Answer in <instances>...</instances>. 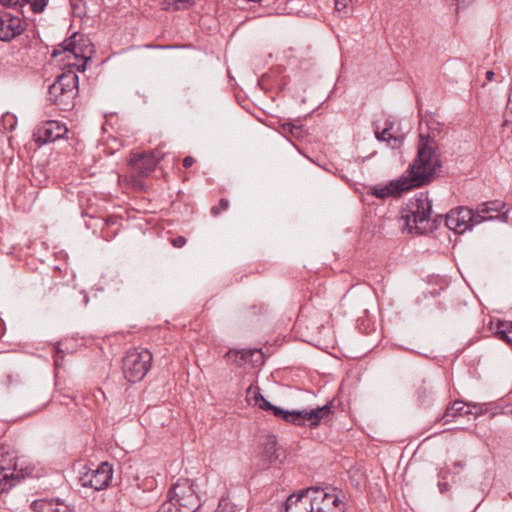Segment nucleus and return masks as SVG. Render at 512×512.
<instances>
[{
  "label": "nucleus",
  "mask_w": 512,
  "mask_h": 512,
  "mask_svg": "<svg viewBox=\"0 0 512 512\" xmlns=\"http://www.w3.org/2000/svg\"><path fill=\"white\" fill-rule=\"evenodd\" d=\"M418 138L416 155L406 171L385 185L370 187L369 195L380 200L397 198L413 189L426 187L441 176L442 160L438 143L428 133H420Z\"/></svg>",
  "instance_id": "f257e3e1"
},
{
  "label": "nucleus",
  "mask_w": 512,
  "mask_h": 512,
  "mask_svg": "<svg viewBox=\"0 0 512 512\" xmlns=\"http://www.w3.org/2000/svg\"><path fill=\"white\" fill-rule=\"evenodd\" d=\"M507 203L501 200H489L472 206H457L447 213L446 226L456 234L462 235L467 231H472L475 226L494 221L493 213L505 209Z\"/></svg>",
  "instance_id": "f03ea898"
},
{
  "label": "nucleus",
  "mask_w": 512,
  "mask_h": 512,
  "mask_svg": "<svg viewBox=\"0 0 512 512\" xmlns=\"http://www.w3.org/2000/svg\"><path fill=\"white\" fill-rule=\"evenodd\" d=\"M193 487L192 480L181 478L169 489L167 498L179 512H195L199 509L200 499Z\"/></svg>",
  "instance_id": "7ed1b4c3"
},
{
  "label": "nucleus",
  "mask_w": 512,
  "mask_h": 512,
  "mask_svg": "<svg viewBox=\"0 0 512 512\" xmlns=\"http://www.w3.org/2000/svg\"><path fill=\"white\" fill-rule=\"evenodd\" d=\"M410 203L412 208L407 209L402 218L405 220V230L414 233L416 229H424L422 224L432 215V200L428 198V192H420Z\"/></svg>",
  "instance_id": "20e7f679"
},
{
  "label": "nucleus",
  "mask_w": 512,
  "mask_h": 512,
  "mask_svg": "<svg viewBox=\"0 0 512 512\" xmlns=\"http://www.w3.org/2000/svg\"><path fill=\"white\" fill-rule=\"evenodd\" d=\"M152 353L147 349L131 350L122 360V371L125 379L131 383L141 381L151 367Z\"/></svg>",
  "instance_id": "39448f33"
},
{
  "label": "nucleus",
  "mask_w": 512,
  "mask_h": 512,
  "mask_svg": "<svg viewBox=\"0 0 512 512\" xmlns=\"http://www.w3.org/2000/svg\"><path fill=\"white\" fill-rule=\"evenodd\" d=\"M17 471V457L8 451L0 453V494L8 492L24 478Z\"/></svg>",
  "instance_id": "423d86ee"
},
{
  "label": "nucleus",
  "mask_w": 512,
  "mask_h": 512,
  "mask_svg": "<svg viewBox=\"0 0 512 512\" xmlns=\"http://www.w3.org/2000/svg\"><path fill=\"white\" fill-rule=\"evenodd\" d=\"M112 477L113 467L109 462L105 461L100 463L96 469H89L83 473L79 481L82 486L99 491L106 489L110 485Z\"/></svg>",
  "instance_id": "0eeeda50"
},
{
  "label": "nucleus",
  "mask_w": 512,
  "mask_h": 512,
  "mask_svg": "<svg viewBox=\"0 0 512 512\" xmlns=\"http://www.w3.org/2000/svg\"><path fill=\"white\" fill-rule=\"evenodd\" d=\"M68 132L66 125L57 120L42 121L33 132V140L38 146L55 142L65 137Z\"/></svg>",
  "instance_id": "6e6552de"
},
{
  "label": "nucleus",
  "mask_w": 512,
  "mask_h": 512,
  "mask_svg": "<svg viewBox=\"0 0 512 512\" xmlns=\"http://www.w3.org/2000/svg\"><path fill=\"white\" fill-rule=\"evenodd\" d=\"M332 407L333 404L332 401H330L323 406H317L316 408L309 410H292L290 424L302 426L308 422L310 428H315L320 424L321 420L326 419L333 413Z\"/></svg>",
  "instance_id": "1a4fd4ad"
},
{
  "label": "nucleus",
  "mask_w": 512,
  "mask_h": 512,
  "mask_svg": "<svg viewBox=\"0 0 512 512\" xmlns=\"http://www.w3.org/2000/svg\"><path fill=\"white\" fill-rule=\"evenodd\" d=\"M484 404H467L461 400H455L451 406H448L441 417V421L447 424L453 421L457 417H464L467 415H474L477 418L487 412V408H484Z\"/></svg>",
  "instance_id": "9d476101"
},
{
  "label": "nucleus",
  "mask_w": 512,
  "mask_h": 512,
  "mask_svg": "<svg viewBox=\"0 0 512 512\" xmlns=\"http://www.w3.org/2000/svg\"><path fill=\"white\" fill-rule=\"evenodd\" d=\"M314 493V486H311L291 494L285 502V512H314Z\"/></svg>",
  "instance_id": "9b49d317"
},
{
  "label": "nucleus",
  "mask_w": 512,
  "mask_h": 512,
  "mask_svg": "<svg viewBox=\"0 0 512 512\" xmlns=\"http://www.w3.org/2000/svg\"><path fill=\"white\" fill-rule=\"evenodd\" d=\"M314 489V512H345V504L337 495L325 492L324 489L318 486H314Z\"/></svg>",
  "instance_id": "f8f14e48"
},
{
  "label": "nucleus",
  "mask_w": 512,
  "mask_h": 512,
  "mask_svg": "<svg viewBox=\"0 0 512 512\" xmlns=\"http://www.w3.org/2000/svg\"><path fill=\"white\" fill-rule=\"evenodd\" d=\"M27 24L19 16L5 12L0 15V40L10 42L26 30Z\"/></svg>",
  "instance_id": "ddd939ff"
},
{
  "label": "nucleus",
  "mask_w": 512,
  "mask_h": 512,
  "mask_svg": "<svg viewBox=\"0 0 512 512\" xmlns=\"http://www.w3.org/2000/svg\"><path fill=\"white\" fill-rule=\"evenodd\" d=\"M159 161L153 153H132L128 165L138 176L147 177L155 170Z\"/></svg>",
  "instance_id": "4468645a"
},
{
  "label": "nucleus",
  "mask_w": 512,
  "mask_h": 512,
  "mask_svg": "<svg viewBox=\"0 0 512 512\" xmlns=\"http://www.w3.org/2000/svg\"><path fill=\"white\" fill-rule=\"evenodd\" d=\"M416 401L420 407H430L436 398L434 381L430 377H421L419 382L415 384Z\"/></svg>",
  "instance_id": "2eb2a0df"
},
{
  "label": "nucleus",
  "mask_w": 512,
  "mask_h": 512,
  "mask_svg": "<svg viewBox=\"0 0 512 512\" xmlns=\"http://www.w3.org/2000/svg\"><path fill=\"white\" fill-rule=\"evenodd\" d=\"M262 457L269 464L282 463L285 458V450L283 447L278 445L277 438L275 435H268L263 442Z\"/></svg>",
  "instance_id": "dca6fc26"
},
{
  "label": "nucleus",
  "mask_w": 512,
  "mask_h": 512,
  "mask_svg": "<svg viewBox=\"0 0 512 512\" xmlns=\"http://www.w3.org/2000/svg\"><path fill=\"white\" fill-rule=\"evenodd\" d=\"M56 79L59 85L64 88L63 91L65 94H73V91L78 89L79 77L72 70L62 72Z\"/></svg>",
  "instance_id": "f3484780"
},
{
  "label": "nucleus",
  "mask_w": 512,
  "mask_h": 512,
  "mask_svg": "<svg viewBox=\"0 0 512 512\" xmlns=\"http://www.w3.org/2000/svg\"><path fill=\"white\" fill-rule=\"evenodd\" d=\"M78 38H79V32H73L69 37L64 39V41H62L58 45L59 48H55L53 50V52L51 54L52 58H56L57 56H59L60 54H62L64 52H69L75 57V54L77 51Z\"/></svg>",
  "instance_id": "a211bd4d"
},
{
  "label": "nucleus",
  "mask_w": 512,
  "mask_h": 512,
  "mask_svg": "<svg viewBox=\"0 0 512 512\" xmlns=\"http://www.w3.org/2000/svg\"><path fill=\"white\" fill-rule=\"evenodd\" d=\"M93 52L94 45L91 40L87 36L79 33L75 58L90 61Z\"/></svg>",
  "instance_id": "6ab92c4d"
},
{
  "label": "nucleus",
  "mask_w": 512,
  "mask_h": 512,
  "mask_svg": "<svg viewBox=\"0 0 512 512\" xmlns=\"http://www.w3.org/2000/svg\"><path fill=\"white\" fill-rule=\"evenodd\" d=\"M259 350L251 349H229L224 357L238 366L248 362L250 358Z\"/></svg>",
  "instance_id": "aec40b11"
},
{
  "label": "nucleus",
  "mask_w": 512,
  "mask_h": 512,
  "mask_svg": "<svg viewBox=\"0 0 512 512\" xmlns=\"http://www.w3.org/2000/svg\"><path fill=\"white\" fill-rule=\"evenodd\" d=\"M375 138L380 142H387L392 149H398L403 144V141L405 139V135H395V134H389L382 129L379 130L378 127L374 130Z\"/></svg>",
  "instance_id": "412c9836"
},
{
  "label": "nucleus",
  "mask_w": 512,
  "mask_h": 512,
  "mask_svg": "<svg viewBox=\"0 0 512 512\" xmlns=\"http://www.w3.org/2000/svg\"><path fill=\"white\" fill-rule=\"evenodd\" d=\"M446 217L447 214L445 216L442 214H436L433 217L431 215L430 218H428L427 221H425L424 224H422V226H424V229H416L414 233L418 235H427L429 233H433L435 230L439 228L443 220L445 221V227L448 228L446 226Z\"/></svg>",
  "instance_id": "4be33fe9"
},
{
  "label": "nucleus",
  "mask_w": 512,
  "mask_h": 512,
  "mask_svg": "<svg viewBox=\"0 0 512 512\" xmlns=\"http://www.w3.org/2000/svg\"><path fill=\"white\" fill-rule=\"evenodd\" d=\"M495 335L512 347V321L498 320Z\"/></svg>",
  "instance_id": "5701e85b"
},
{
  "label": "nucleus",
  "mask_w": 512,
  "mask_h": 512,
  "mask_svg": "<svg viewBox=\"0 0 512 512\" xmlns=\"http://www.w3.org/2000/svg\"><path fill=\"white\" fill-rule=\"evenodd\" d=\"M57 506V499H38L31 503V509L34 512H55Z\"/></svg>",
  "instance_id": "b1692460"
},
{
  "label": "nucleus",
  "mask_w": 512,
  "mask_h": 512,
  "mask_svg": "<svg viewBox=\"0 0 512 512\" xmlns=\"http://www.w3.org/2000/svg\"><path fill=\"white\" fill-rule=\"evenodd\" d=\"M49 0H21V5L18 6V10H20V13L23 17H25L24 12L22 11V8L29 4L31 11L34 14H40L44 12L45 8L48 5Z\"/></svg>",
  "instance_id": "393cba45"
},
{
  "label": "nucleus",
  "mask_w": 512,
  "mask_h": 512,
  "mask_svg": "<svg viewBox=\"0 0 512 512\" xmlns=\"http://www.w3.org/2000/svg\"><path fill=\"white\" fill-rule=\"evenodd\" d=\"M194 4V0H163V9L167 11L186 10Z\"/></svg>",
  "instance_id": "a878e982"
},
{
  "label": "nucleus",
  "mask_w": 512,
  "mask_h": 512,
  "mask_svg": "<svg viewBox=\"0 0 512 512\" xmlns=\"http://www.w3.org/2000/svg\"><path fill=\"white\" fill-rule=\"evenodd\" d=\"M64 88H62L59 85V82L57 79L49 86L48 88V99L51 101L52 104H57L59 98L65 96L66 94L63 91Z\"/></svg>",
  "instance_id": "bb28decb"
},
{
  "label": "nucleus",
  "mask_w": 512,
  "mask_h": 512,
  "mask_svg": "<svg viewBox=\"0 0 512 512\" xmlns=\"http://www.w3.org/2000/svg\"><path fill=\"white\" fill-rule=\"evenodd\" d=\"M284 132L291 134L293 137L300 139L303 137V125H297L292 121H286L281 124Z\"/></svg>",
  "instance_id": "cd10ccee"
},
{
  "label": "nucleus",
  "mask_w": 512,
  "mask_h": 512,
  "mask_svg": "<svg viewBox=\"0 0 512 512\" xmlns=\"http://www.w3.org/2000/svg\"><path fill=\"white\" fill-rule=\"evenodd\" d=\"M269 413H271L273 416H275L278 419H281L287 423H290L291 417H292V411L286 410L282 407L272 405Z\"/></svg>",
  "instance_id": "c85d7f7f"
},
{
  "label": "nucleus",
  "mask_w": 512,
  "mask_h": 512,
  "mask_svg": "<svg viewBox=\"0 0 512 512\" xmlns=\"http://www.w3.org/2000/svg\"><path fill=\"white\" fill-rule=\"evenodd\" d=\"M216 512H239V510L228 498L222 497L219 500Z\"/></svg>",
  "instance_id": "c756f323"
},
{
  "label": "nucleus",
  "mask_w": 512,
  "mask_h": 512,
  "mask_svg": "<svg viewBox=\"0 0 512 512\" xmlns=\"http://www.w3.org/2000/svg\"><path fill=\"white\" fill-rule=\"evenodd\" d=\"M254 401H255V404L262 410L266 411V412H269L271 407H272V403L269 402L260 392L259 390L256 391L254 393Z\"/></svg>",
  "instance_id": "7c9ffc66"
},
{
  "label": "nucleus",
  "mask_w": 512,
  "mask_h": 512,
  "mask_svg": "<svg viewBox=\"0 0 512 512\" xmlns=\"http://www.w3.org/2000/svg\"><path fill=\"white\" fill-rule=\"evenodd\" d=\"M229 208V200L227 198H221L219 204L211 208L210 213L214 217H218L223 211Z\"/></svg>",
  "instance_id": "2f4dec72"
},
{
  "label": "nucleus",
  "mask_w": 512,
  "mask_h": 512,
  "mask_svg": "<svg viewBox=\"0 0 512 512\" xmlns=\"http://www.w3.org/2000/svg\"><path fill=\"white\" fill-rule=\"evenodd\" d=\"M255 3H258L261 7L269 9L271 12H276L280 10V7H275L276 0H256Z\"/></svg>",
  "instance_id": "473e14b6"
},
{
  "label": "nucleus",
  "mask_w": 512,
  "mask_h": 512,
  "mask_svg": "<svg viewBox=\"0 0 512 512\" xmlns=\"http://www.w3.org/2000/svg\"><path fill=\"white\" fill-rule=\"evenodd\" d=\"M509 211L508 205L505 209H502L501 211H498L494 216V220L500 221L502 223H508L509 222Z\"/></svg>",
  "instance_id": "72a5a7b5"
},
{
  "label": "nucleus",
  "mask_w": 512,
  "mask_h": 512,
  "mask_svg": "<svg viewBox=\"0 0 512 512\" xmlns=\"http://www.w3.org/2000/svg\"><path fill=\"white\" fill-rule=\"evenodd\" d=\"M383 129L388 133V135L389 134L398 135L397 131L395 130V121L391 118H387L385 120Z\"/></svg>",
  "instance_id": "f704fd0d"
},
{
  "label": "nucleus",
  "mask_w": 512,
  "mask_h": 512,
  "mask_svg": "<svg viewBox=\"0 0 512 512\" xmlns=\"http://www.w3.org/2000/svg\"><path fill=\"white\" fill-rule=\"evenodd\" d=\"M0 4L6 8L18 10V6L21 5V0H0Z\"/></svg>",
  "instance_id": "c9c22d12"
},
{
  "label": "nucleus",
  "mask_w": 512,
  "mask_h": 512,
  "mask_svg": "<svg viewBox=\"0 0 512 512\" xmlns=\"http://www.w3.org/2000/svg\"><path fill=\"white\" fill-rule=\"evenodd\" d=\"M170 243L176 248H181L187 243V238L184 236L173 237L170 238Z\"/></svg>",
  "instance_id": "e433bc0d"
},
{
  "label": "nucleus",
  "mask_w": 512,
  "mask_h": 512,
  "mask_svg": "<svg viewBox=\"0 0 512 512\" xmlns=\"http://www.w3.org/2000/svg\"><path fill=\"white\" fill-rule=\"evenodd\" d=\"M283 70H284V67L278 66V67L275 68V70L272 69L270 72L263 74L261 79H260V81H262V80H269V79L272 78V76H273L275 71H277V73L280 74V73L283 72Z\"/></svg>",
  "instance_id": "4c0bfd02"
},
{
  "label": "nucleus",
  "mask_w": 512,
  "mask_h": 512,
  "mask_svg": "<svg viewBox=\"0 0 512 512\" xmlns=\"http://www.w3.org/2000/svg\"><path fill=\"white\" fill-rule=\"evenodd\" d=\"M55 512H75V511L73 509H70L62 501L57 499V506L55 507Z\"/></svg>",
  "instance_id": "58836bf2"
},
{
  "label": "nucleus",
  "mask_w": 512,
  "mask_h": 512,
  "mask_svg": "<svg viewBox=\"0 0 512 512\" xmlns=\"http://www.w3.org/2000/svg\"><path fill=\"white\" fill-rule=\"evenodd\" d=\"M195 163V159L188 155L186 157H184L183 161H182V165L184 168L188 169L190 167H192V165Z\"/></svg>",
  "instance_id": "ea45409f"
},
{
  "label": "nucleus",
  "mask_w": 512,
  "mask_h": 512,
  "mask_svg": "<svg viewBox=\"0 0 512 512\" xmlns=\"http://www.w3.org/2000/svg\"><path fill=\"white\" fill-rule=\"evenodd\" d=\"M352 0H335L336 9L341 11L346 8Z\"/></svg>",
  "instance_id": "a19ab883"
},
{
  "label": "nucleus",
  "mask_w": 512,
  "mask_h": 512,
  "mask_svg": "<svg viewBox=\"0 0 512 512\" xmlns=\"http://www.w3.org/2000/svg\"><path fill=\"white\" fill-rule=\"evenodd\" d=\"M54 358H55L56 365H58L59 359H63L64 358V352L59 347L56 348V351H55V354H54Z\"/></svg>",
  "instance_id": "79ce46f5"
},
{
  "label": "nucleus",
  "mask_w": 512,
  "mask_h": 512,
  "mask_svg": "<svg viewBox=\"0 0 512 512\" xmlns=\"http://www.w3.org/2000/svg\"><path fill=\"white\" fill-rule=\"evenodd\" d=\"M438 488L441 493H445L449 490V484L447 482H438Z\"/></svg>",
  "instance_id": "37998d69"
},
{
  "label": "nucleus",
  "mask_w": 512,
  "mask_h": 512,
  "mask_svg": "<svg viewBox=\"0 0 512 512\" xmlns=\"http://www.w3.org/2000/svg\"><path fill=\"white\" fill-rule=\"evenodd\" d=\"M494 76H495V73H494L492 70H488V71H486V73H485V78H486V80H488V81L493 80Z\"/></svg>",
  "instance_id": "c03bdc74"
},
{
  "label": "nucleus",
  "mask_w": 512,
  "mask_h": 512,
  "mask_svg": "<svg viewBox=\"0 0 512 512\" xmlns=\"http://www.w3.org/2000/svg\"><path fill=\"white\" fill-rule=\"evenodd\" d=\"M87 62L88 61L83 60L82 64L77 65V70L80 71V72H84L86 70V67H87Z\"/></svg>",
  "instance_id": "a18cd8bd"
},
{
  "label": "nucleus",
  "mask_w": 512,
  "mask_h": 512,
  "mask_svg": "<svg viewBox=\"0 0 512 512\" xmlns=\"http://www.w3.org/2000/svg\"><path fill=\"white\" fill-rule=\"evenodd\" d=\"M454 467L455 468H458V469H463L464 468V463L462 461H456L454 462Z\"/></svg>",
  "instance_id": "49530a36"
},
{
  "label": "nucleus",
  "mask_w": 512,
  "mask_h": 512,
  "mask_svg": "<svg viewBox=\"0 0 512 512\" xmlns=\"http://www.w3.org/2000/svg\"><path fill=\"white\" fill-rule=\"evenodd\" d=\"M509 119H506L504 121V125H507L509 122H512V106H510V111H509Z\"/></svg>",
  "instance_id": "de8ad7c7"
},
{
  "label": "nucleus",
  "mask_w": 512,
  "mask_h": 512,
  "mask_svg": "<svg viewBox=\"0 0 512 512\" xmlns=\"http://www.w3.org/2000/svg\"><path fill=\"white\" fill-rule=\"evenodd\" d=\"M54 249H56V247H54ZM60 253H61V252H58V251H56V250H53V251H52L51 256H54V257L61 256V255H60ZM63 256H68V255H67V254H64Z\"/></svg>",
  "instance_id": "09e8293b"
},
{
  "label": "nucleus",
  "mask_w": 512,
  "mask_h": 512,
  "mask_svg": "<svg viewBox=\"0 0 512 512\" xmlns=\"http://www.w3.org/2000/svg\"><path fill=\"white\" fill-rule=\"evenodd\" d=\"M508 105L512 106V84H511L510 94H509V98H508Z\"/></svg>",
  "instance_id": "8fccbe9b"
},
{
  "label": "nucleus",
  "mask_w": 512,
  "mask_h": 512,
  "mask_svg": "<svg viewBox=\"0 0 512 512\" xmlns=\"http://www.w3.org/2000/svg\"><path fill=\"white\" fill-rule=\"evenodd\" d=\"M7 381H8V384H9V385L12 383V381H13V376H12L11 374H9V375L7 376Z\"/></svg>",
  "instance_id": "3c124183"
},
{
  "label": "nucleus",
  "mask_w": 512,
  "mask_h": 512,
  "mask_svg": "<svg viewBox=\"0 0 512 512\" xmlns=\"http://www.w3.org/2000/svg\"><path fill=\"white\" fill-rule=\"evenodd\" d=\"M433 297L437 296L439 292L437 290H433L429 292Z\"/></svg>",
  "instance_id": "603ef678"
},
{
  "label": "nucleus",
  "mask_w": 512,
  "mask_h": 512,
  "mask_svg": "<svg viewBox=\"0 0 512 512\" xmlns=\"http://www.w3.org/2000/svg\"><path fill=\"white\" fill-rule=\"evenodd\" d=\"M285 85H286V83H283V85H281L280 89L283 90Z\"/></svg>",
  "instance_id": "864d4df0"
}]
</instances>
